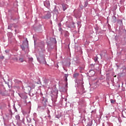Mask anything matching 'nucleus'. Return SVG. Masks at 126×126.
I'll return each instance as SVG.
<instances>
[{
    "label": "nucleus",
    "instance_id": "f257e3e1",
    "mask_svg": "<svg viewBox=\"0 0 126 126\" xmlns=\"http://www.w3.org/2000/svg\"><path fill=\"white\" fill-rule=\"evenodd\" d=\"M37 61L38 62H39V63L41 64L46 63L44 55H39V56L37 57Z\"/></svg>",
    "mask_w": 126,
    "mask_h": 126
},
{
    "label": "nucleus",
    "instance_id": "f03ea898",
    "mask_svg": "<svg viewBox=\"0 0 126 126\" xmlns=\"http://www.w3.org/2000/svg\"><path fill=\"white\" fill-rule=\"evenodd\" d=\"M46 103H47V99H46L45 98H43L42 99V103L43 104L44 106H46Z\"/></svg>",
    "mask_w": 126,
    "mask_h": 126
},
{
    "label": "nucleus",
    "instance_id": "7ed1b4c3",
    "mask_svg": "<svg viewBox=\"0 0 126 126\" xmlns=\"http://www.w3.org/2000/svg\"><path fill=\"white\" fill-rule=\"evenodd\" d=\"M20 96H21V98L24 99H26L27 98H28V96L26 95V94H21V95H20Z\"/></svg>",
    "mask_w": 126,
    "mask_h": 126
},
{
    "label": "nucleus",
    "instance_id": "20e7f679",
    "mask_svg": "<svg viewBox=\"0 0 126 126\" xmlns=\"http://www.w3.org/2000/svg\"><path fill=\"white\" fill-rule=\"evenodd\" d=\"M51 17V13L49 12H48L47 14L45 15V18L49 19Z\"/></svg>",
    "mask_w": 126,
    "mask_h": 126
},
{
    "label": "nucleus",
    "instance_id": "39448f33",
    "mask_svg": "<svg viewBox=\"0 0 126 126\" xmlns=\"http://www.w3.org/2000/svg\"><path fill=\"white\" fill-rule=\"evenodd\" d=\"M62 7L63 8V10L65 11L66 9H67L68 6L67 4H62Z\"/></svg>",
    "mask_w": 126,
    "mask_h": 126
},
{
    "label": "nucleus",
    "instance_id": "423d86ee",
    "mask_svg": "<svg viewBox=\"0 0 126 126\" xmlns=\"http://www.w3.org/2000/svg\"><path fill=\"white\" fill-rule=\"evenodd\" d=\"M79 74L78 73H75L74 74H73V78H77L79 76Z\"/></svg>",
    "mask_w": 126,
    "mask_h": 126
},
{
    "label": "nucleus",
    "instance_id": "0eeeda50",
    "mask_svg": "<svg viewBox=\"0 0 126 126\" xmlns=\"http://www.w3.org/2000/svg\"><path fill=\"white\" fill-rule=\"evenodd\" d=\"M15 118L17 120H20V116H19V115H16Z\"/></svg>",
    "mask_w": 126,
    "mask_h": 126
},
{
    "label": "nucleus",
    "instance_id": "6e6552de",
    "mask_svg": "<svg viewBox=\"0 0 126 126\" xmlns=\"http://www.w3.org/2000/svg\"><path fill=\"white\" fill-rule=\"evenodd\" d=\"M68 76V75L67 74L65 75V79H64L65 82L67 81V77Z\"/></svg>",
    "mask_w": 126,
    "mask_h": 126
},
{
    "label": "nucleus",
    "instance_id": "1a4fd4ad",
    "mask_svg": "<svg viewBox=\"0 0 126 126\" xmlns=\"http://www.w3.org/2000/svg\"><path fill=\"white\" fill-rule=\"evenodd\" d=\"M87 5H88V1H86V2H85V5H84L85 7H87Z\"/></svg>",
    "mask_w": 126,
    "mask_h": 126
},
{
    "label": "nucleus",
    "instance_id": "9d476101",
    "mask_svg": "<svg viewBox=\"0 0 126 126\" xmlns=\"http://www.w3.org/2000/svg\"><path fill=\"white\" fill-rule=\"evenodd\" d=\"M94 62H96L97 61H98V57L96 56L95 57H94Z\"/></svg>",
    "mask_w": 126,
    "mask_h": 126
},
{
    "label": "nucleus",
    "instance_id": "9b49d317",
    "mask_svg": "<svg viewBox=\"0 0 126 126\" xmlns=\"http://www.w3.org/2000/svg\"><path fill=\"white\" fill-rule=\"evenodd\" d=\"M19 62H20V63H23L24 62L23 58H20L19 59Z\"/></svg>",
    "mask_w": 126,
    "mask_h": 126
},
{
    "label": "nucleus",
    "instance_id": "f8f14e48",
    "mask_svg": "<svg viewBox=\"0 0 126 126\" xmlns=\"http://www.w3.org/2000/svg\"><path fill=\"white\" fill-rule=\"evenodd\" d=\"M29 59L30 62H33V58H29Z\"/></svg>",
    "mask_w": 126,
    "mask_h": 126
},
{
    "label": "nucleus",
    "instance_id": "ddd939ff",
    "mask_svg": "<svg viewBox=\"0 0 126 126\" xmlns=\"http://www.w3.org/2000/svg\"><path fill=\"white\" fill-rule=\"evenodd\" d=\"M115 102V100H111V103L112 104H114Z\"/></svg>",
    "mask_w": 126,
    "mask_h": 126
},
{
    "label": "nucleus",
    "instance_id": "4468645a",
    "mask_svg": "<svg viewBox=\"0 0 126 126\" xmlns=\"http://www.w3.org/2000/svg\"><path fill=\"white\" fill-rule=\"evenodd\" d=\"M21 49H22L23 51H24L25 50V46H21Z\"/></svg>",
    "mask_w": 126,
    "mask_h": 126
},
{
    "label": "nucleus",
    "instance_id": "2eb2a0df",
    "mask_svg": "<svg viewBox=\"0 0 126 126\" xmlns=\"http://www.w3.org/2000/svg\"><path fill=\"white\" fill-rule=\"evenodd\" d=\"M47 114H48V117L50 118L51 116H50V115H49V111H48Z\"/></svg>",
    "mask_w": 126,
    "mask_h": 126
},
{
    "label": "nucleus",
    "instance_id": "dca6fc26",
    "mask_svg": "<svg viewBox=\"0 0 126 126\" xmlns=\"http://www.w3.org/2000/svg\"><path fill=\"white\" fill-rule=\"evenodd\" d=\"M48 6H49V2H47Z\"/></svg>",
    "mask_w": 126,
    "mask_h": 126
},
{
    "label": "nucleus",
    "instance_id": "f3484780",
    "mask_svg": "<svg viewBox=\"0 0 126 126\" xmlns=\"http://www.w3.org/2000/svg\"><path fill=\"white\" fill-rule=\"evenodd\" d=\"M93 73L95 74V72L94 71H93Z\"/></svg>",
    "mask_w": 126,
    "mask_h": 126
},
{
    "label": "nucleus",
    "instance_id": "a211bd4d",
    "mask_svg": "<svg viewBox=\"0 0 126 126\" xmlns=\"http://www.w3.org/2000/svg\"><path fill=\"white\" fill-rule=\"evenodd\" d=\"M45 3H44V5H45Z\"/></svg>",
    "mask_w": 126,
    "mask_h": 126
}]
</instances>
